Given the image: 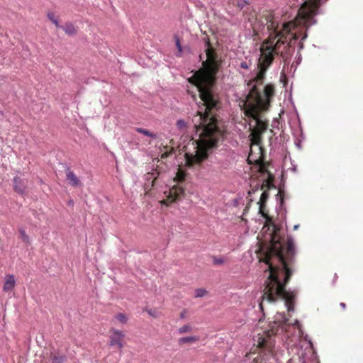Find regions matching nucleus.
<instances>
[{
	"label": "nucleus",
	"instance_id": "1",
	"mask_svg": "<svg viewBox=\"0 0 363 363\" xmlns=\"http://www.w3.org/2000/svg\"><path fill=\"white\" fill-rule=\"evenodd\" d=\"M274 254L275 259L278 261L279 265L275 266L271 259H267L265 262L267 279L262 301L259 306L260 309L262 310L264 301L274 303L278 299H281L285 301V306L287 307L288 311H294L293 304L296 294L295 291H287L285 288L292 274L291 269L287 267V259H291L295 254L294 238L291 236L287 238L286 255H284L283 249L274 250Z\"/></svg>",
	"mask_w": 363,
	"mask_h": 363
},
{
	"label": "nucleus",
	"instance_id": "2",
	"mask_svg": "<svg viewBox=\"0 0 363 363\" xmlns=\"http://www.w3.org/2000/svg\"><path fill=\"white\" fill-rule=\"evenodd\" d=\"M246 162L245 173L249 172L252 189L249 191V194L259 189L263 191L258 202L259 208L262 209L269 196L267 191L275 189L274 180L277 169L272 160H246Z\"/></svg>",
	"mask_w": 363,
	"mask_h": 363
},
{
	"label": "nucleus",
	"instance_id": "3",
	"mask_svg": "<svg viewBox=\"0 0 363 363\" xmlns=\"http://www.w3.org/2000/svg\"><path fill=\"white\" fill-rule=\"evenodd\" d=\"M206 52L207 60L203 62V67L196 71L190 79V82L198 88L200 97L206 106L205 110L216 108L217 100L212 90L218 72L211 51L207 48Z\"/></svg>",
	"mask_w": 363,
	"mask_h": 363
},
{
	"label": "nucleus",
	"instance_id": "4",
	"mask_svg": "<svg viewBox=\"0 0 363 363\" xmlns=\"http://www.w3.org/2000/svg\"><path fill=\"white\" fill-rule=\"evenodd\" d=\"M196 123L194 125L197 145L204 152H208L216 145L220 137V131L218 129L213 118L209 117L208 113L197 111V115L194 119Z\"/></svg>",
	"mask_w": 363,
	"mask_h": 363
},
{
	"label": "nucleus",
	"instance_id": "5",
	"mask_svg": "<svg viewBox=\"0 0 363 363\" xmlns=\"http://www.w3.org/2000/svg\"><path fill=\"white\" fill-rule=\"evenodd\" d=\"M274 319L270 325V330H264L262 333H258L257 335L253 337L254 345L260 349L264 355L272 353L275 343L274 335L278 333L279 329L281 331L288 332L289 328L293 327L297 328L300 332L301 330L298 320H295L291 325L288 323V319L284 313H277Z\"/></svg>",
	"mask_w": 363,
	"mask_h": 363
},
{
	"label": "nucleus",
	"instance_id": "6",
	"mask_svg": "<svg viewBox=\"0 0 363 363\" xmlns=\"http://www.w3.org/2000/svg\"><path fill=\"white\" fill-rule=\"evenodd\" d=\"M245 115L250 119V123L245 122V127L248 126L250 134L249 135L252 145L257 146L259 152H262L259 144L261 135L267 128V123L257 107H250L245 111Z\"/></svg>",
	"mask_w": 363,
	"mask_h": 363
},
{
	"label": "nucleus",
	"instance_id": "7",
	"mask_svg": "<svg viewBox=\"0 0 363 363\" xmlns=\"http://www.w3.org/2000/svg\"><path fill=\"white\" fill-rule=\"evenodd\" d=\"M291 352H294V354L288 360V363H310L308 354H310L311 356L315 354L311 342H309V346L306 349L303 350L302 347L296 346L291 348Z\"/></svg>",
	"mask_w": 363,
	"mask_h": 363
},
{
	"label": "nucleus",
	"instance_id": "8",
	"mask_svg": "<svg viewBox=\"0 0 363 363\" xmlns=\"http://www.w3.org/2000/svg\"><path fill=\"white\" fill-rule=\"evenodd\" d=\"M163 163V160H157L156 168L152 169L151 172H149L145 175V182L144 184V189L147 193L148 191L154 186L155 182L157 177L161 173L160 164Z\"/></svg>",
	"mask_w": 363,
	"mask_h": 363
},
{
	"label": "nucleus",
	"instance_id": "9",
	"mask_svg": "<svg viewBox=\"0 0 363 363\" xmlns=\"http://www.w3.org/2000/svg\"><path fill=\"white\" fill-rule=\"evenodd\" d=\"M16 286V279L13 274H6L4 277V283L3 291L6 293H11Z\"/></svg>",
	"mask_w": 363,
	"mask_h": 363
},
{
	"label": "nucleus",
	"instance_id": "10",
	"mask_svg": "<svg viewBox=\"0 0 363 363\" xmlns=\"http://www.w3.org/2000/svg\"><path fill=\"white\" fill-rule=\"evenodd\" d=\"M184 194V189L182 187L174 186L172 189H169L168 191V200L170 202L175 201L179 199Z\"/></svg>",
	"mask_w": 363,
	"mask_h": 363
},
{
	"label": "nucleus",
	"instance_id": "11",
	"mask_svg": "<svg viewBox=\"0 0 363 363\" xmlns=\"http://www.w3.org/2000/svg\"><path fill=\"white\" fill-rule=\"evenodd\" d=\"M124 337V334L117 330H113V335L111 336L110 345L111 346H118L119 349L123 347V343L121 339Z\"/></svg>",
	"mask_w": 363,
	"mask_h": 363
},
{
	"label": "nucleus",
	"instance_id": "12",
	"mask_svg": "<svg viewBox=\"0 0 363 363\" xmlns=\"http://www.w3.org/2000/svg\"><path fill=\"white\" fill-rule=\"evenodd\" d=\"M13 187L16 191L21 194H23L26 188V182L24 179L15 177L13 179Z\"/></svg>",
	"mask_w": 363,
	"mask_h": 363
},
{
	"label": "nucleus",
	"instance_id": "13",
	"mask_svg": "<svg viewBox=\"0 0 363 363\" xmlns=\"http://www.w3.org/2000/svg\"><path fill=\"white\" fill-rule=\"evenodd\" d=\"M66 178L68 181V183L74 187H77L81 185V182L79 178L72 171H71L69 167H67L66 169Z\"/></svg>",
	"mask_w": 363,
	"mask_h": 363
},
{
	"label": "nucleus",
	"instance_id": "14",
	"mask_svg": "<svg viewBox=\"0 0 363 363\" xmlns=\"http://www.w3.org/2000/svg\"><path fill=\"white\" fill-rule=\"evenodd\" d=\"M182 165V162L181 164H178L179 167L176 169L177 172L175 179L179 182L184 180L186 176V170L183 169Z\"/></svg>",
	"mask_w": 363,
	"mask_h": 363
},
{
	"label": "nucleus",
	"instance_id": "15",
	"mask_svg": "<svg viewBox=\"0 0 363 363\" xmlns=\"http://www.w3.org/2000/svg\"><path fill=\"white\" fill-rule=\"evenodd\" d=\"M63 30L69 35L75 34L76 30L72 23H67L64 26H61Z\"/></svg>",
	"mask_w": 363,
	"mask_h": 363
},
{
	"label": "nucleus",
	"instance_id": "16",
	"mask_svg": "<svg viewBox=\"0 0 363 363\" xmlns=\"http://www.w3.org/2000/svg\"><path fill=\"white\" fill-rule=\"evenodd\" d=\"M198 340L199 338L196 336L183 337L179 339L178 342L179 345H183L186 343L195 342Z\"/></svg>",
	"mask_w": 363,
	"mask_h": 363
},
{
	"label": "nucleus",
	"instance_id": "17",
	"mask_svg": "<svg viewBox=\"0 0 363 363\" xmlns=\"http://www.w3.org/2000/svg\"><path fill=\"white\" fill-rule=\"evenodd\" d=\"M135 130L139 133H142L146 136H148L151 138H153V139H156L157 138V135L149 131L148 130H146V129H144V128H135Z\"/></svg>",
	"mask_w": 363,
	"mask_h": 363
},
{
	"label": "nucleus",
	"instance_id": "18",
	"mask_svg": "<svg viewBox=\"0 0 363 363\" xmlns=\"http://www.w3.org/2000/svg\"><path fill=\"white\" fill-rule=\"evenodd\" d=\"M47 16L48 19L57 28H61V26L59 23V21L53 12H48Z\"/></svg>",
	"mask_w": 363,
	"mask_h": 363
},
{
	"label": "nucleus",
	"instance_id": "19",
	"mask_svg": "<svg viewBox=\"0 0 363 363\" xmlns=\"http://www.w3.org/2000/svg\"><path fill=\"white\" fill-rule=\"evenodd\" d=\"M19 233L21 240L26 243H30L29 236L26 234V231L23 229L19 230Z\"/></svg>",
	"mask_w": 363,
	"mask_h": 363
},
{
	"label": "nucleus",
	"instance_id": "20",
	"mask_svg": "<svg viewBox=\"0 0 363 363\" xmlns=\"http://www.w3.org/2000/svg\"><path fill=\"white\" fill-rule=\"evenodd\" d=\"M207 294V291L205 289L200 288L195 291V297L201 298L203 297Z\"/></svg>",
	"mask_w": 363,
	"mask_h": 363
},
{
	"label": "nucleus",
	"instance_id": "21",
	"mask_svg": "<svg viewBox=\"0 0 363 363\" xmlns=\"http://www.w3.org/2000/svg\"><path fill=\"white\" fill-rule=\"evenodd\" d=\"M191 330H192L191 326H190L189 325L186 324V325H183L181 328H179L178 329V333L179 334H183V333H185L190 332V331H191Z\"/></svg>",
	"mask_w": 363,
	"mask_h": 363
},
{
	"label": "nucleus",
	"instance_id": "22",
	"mask_svg": "<svg viewBox=\"0 0 363 363\" xmlns=\"http://www.w3.org/2000/svg\"><path fill=\"white\" fill-rule=\"evenodd\" d=\"M176 125L179 130H182L184 129L185 128H186L187 124L184 119L181 118L177 121Z\"/></svg>",
	"mask_w": 363,
	"mask_h": 363
},
{
	"label": "nucleus",
	"instance_id": "23",
	"mask_svg": "<svg viewBox=\"0 0 363 363\" xmlns=\"http://www.w3.org/2000/svg\"><path fill=\"white\" fill-rule=\"evenodd\" d=\"M52 363H63L65 358L63 356H55L51 357Z\"/></svg>",
	"mask_w": 363,
	"mask_h": 363
},
{
	"label": "nucleus",
	"instance_id": "24",
	"mask_svg": "<svg viewBox=\"0 0 363 363\" xmlns=\"http://www.w3.org/2000/svg\"><path fill=\"white\" fill-rule=\"evenodd\" d=\"M174 38H175V44H176V47L178 50V54H177V56H181V54H182V45H181V43H180V41H179V38L175 35L174 36Z\"/></svg>",
	"mask_w": 363,
	"mask_h": 363
},
{
	"label": "nucleus",
	"instance_id": "25",
	"mask_svg": "<svg viewBox=\"0 0 363 363\" xmlns=\"http://www.w3.org/2000/svg\"><path fill=\"white\" fill-rule=\"evenodd\" d=\"M116 318L121 323L125 324L127 323L128 318L123 313H118L116 315Z\"/></svg>",
	"mask_w": 363,
	"mask_h": 363
},
{
	"label": "nucleus",
	"instance_id": "26",
	"mask_svg": "<svg viewBox=\"0 0 363 363\" xmlns=\"http://www.w3.org/2000/svg\"><path fill=\"white\" fill-rule=\"evenodd\" d=\"M237 1V6L240 9H242L246 5L249 4L247 0H236Z\"/></svg>",
	"mask_w": 363,
	"mask_h": 363
},
{
	"label": "nucleus",
	"instance_id": "27",
	"mask_svg": "<svg viewBox=\"0 0 363 363\" xmlns=\"http://www.w3.org/2000/svg\"><path fill=\"white\" fill-rule=\"evenodd\" d=\"M264 94L267 99H269L273 94V90L269 86L264 87Z\"/></svg>",
	"mask_w": 363,
	"mask_h": 363
},
{
	"label": "nucleus",
	"instance_id": "28",
	"mask_svg": "<svg viewBox=\"0 0 363 363\" xmlns=\"http://www.w3.org/2000/svg\"><path fill=\"white\" fill-rule=\"evenodd\" d=\"M184 165L186 167H191L194 164V162H196L198 163V164H200L201 162H202L203 160H184Z\"/></svg>",
	"mask_w": 363,
	"mask_h": 363
},
{
	"label": "nucleus",
	"instance_id": "29",
	"mask_svg": "<svg viewBox=\"0 0 363 363\" xmlns=\"http://www.w3.org/2000/svg\"><path fill=\"white\" fill-rule=\"evenodd\" d=\"M213 263L217 265H220L224 263V259L222 257H213Z\"/></svg>",
	"mask_w": 363,
	"mask_h": 363
},
{
	"label": "nucleus",
	"instance_id": "30",
	"mask_svg": "<svg viewBox=\"0 0 363 363\" xmlns=\"http://www.w3.org/2000/svg\"><path fill=\"white\" fill-rule=\"evenodd\" d=\"M251 65V62H242L240 64V67L242 69H247L250 68Z\"/></svg>",
	"mask_w": 363,
	"mask_h": 363
},
{
	"label": "nucleus",
	"instance_id": "31",
	"mask_svg": "<svg viewBox=\"0 0 363 363\" xmlns=\"http://www.w3.org/2000/svg\"><path fill=\"white\" fill-rule=\"evenodd\" d=\"M277 196H279V199L281 200V203H283V200H284V192L279 189V191H278V194H277Z\"/></svg>",
	"mask_w": 363,
	"mask_h": 363
},
{
	"label": "nucleus",
	"instance_id": "32",
	"mask_svg": "<svg viewBox=\"0 0 363 363\" xmlns=\"http://www.w3.org/2000/svg\"><path fill=\"white\" fill-rule=\"evenodd\" d=\"M278 123H278V121H277L276 119H274V120H273V121H272V126L274 128H277V127H278Z\"/></svg>",
	"mask_w": 363,
	"mask_h": 363
},
{
	"label": "nucleus",
	"instance_id": "33",
	"mask_svg": "<svg viewBox=\"0 0 363 363\" xmlns=\"http://www.w3.org/2000/svg\"><path fill=\"white\" fill-rule=\"evenodd\" d=\"M147 313L149 315H150L151 316H153V317H156V313H155V311H152V310H148L147 311Z\"/></svg>",
	"mask_w": 363,
	"mask_h": 363
},
{
	"label": "nucleus",
	"instance_id": "34",
	"mask_svg": "<svg viewBox=\"0 0 363 363\" xmlns=\"http://www.w3.org/2000/svg\"><path fill=\"white\" fill-rule=\"evenodd\" d=\"M299 226H300V225H299V224H296V225H294L293 229H294V230H298V229Z\"/></svg>",
	"mask_w": 363,
	"mask_h": 363
},
{
	"label": "nucleus",
	"instance_id": "35",
	"mask_svg": "<svg viewBox=\"0 0 363 363\" xmlns=\"http://www.w3.org/2000/svg\"><path fill=\"white\" fill-rule=\"evenodd\" d=\"M340 306H341L342 308H345V307H346V305H345V303H340Z\"/></svg>",
	"mask_w": 363,
	"mask_h": 363
},
{
	"label": "nucleus",
	"instance_id": "36",
	"mask_svg": "<svg viewBox=\"0 0 363 363\" xmlns=\"http://www.w3.org/2000/svg\"><path fill=\"white\" fill-rule=\"evenodd\" d=\"M185 159H189V160H191V159H199L198 157H189V156H186V158Z\"/></svg>",
	"mask_w": 363,
	"mask_h": 363
},
{
	"label": "nucleus",
	"instance_id": "37",
	"mask_svg": "<svg viewBox=\"0 0 363 363\" xmlns=\"http://www.w3.org/2000/svg\"><path fill=\"white\" fill-rule=\"evenodd\" d=\"M185 317V312H183L180 314V318H184Z\"/></svg>",
	"mask_w": 363,
	"mask_h": 363
},
{
	"label": "nucleus",
	"instance_id": "38",
	"mask_svg": "<svg viewBox=\"0 0 363 363\" xmlns=\"http://www.w3.org/2000/svg\"><path fill=\"white\" fill-rule=\"evenodd\" d=\"M293 171H296V167L294 165H293V167L291 169Z\"/></svg>",
	"mask_w": 363,
	"mask_h": 363
},
{
	"label": "nucleus",
	"instance_id": "39",
	"mask_svg": "<svg viewBox=\"0 0 363 363\" xmlns=\"http://www.w3.org/2000/svg\"><path fill=\"white\" fill-rule=\"evenodd\" d=\"M259 160L264 159L262 155H260L258 158Z\"/></svg>",
	"mask_w": 363,
	"mask_h": 363
}]
</instances>
